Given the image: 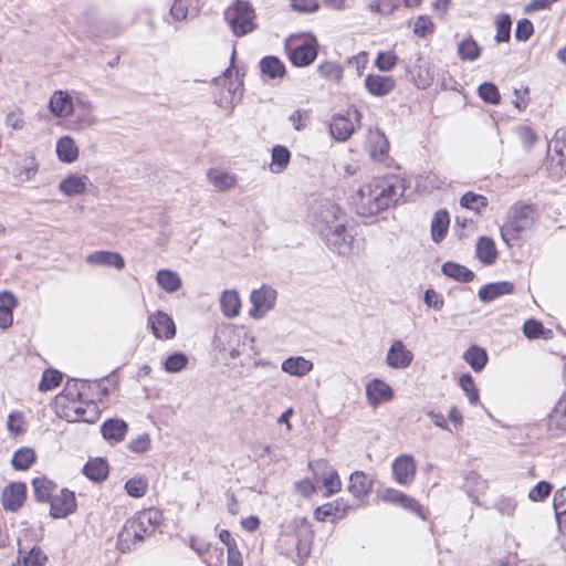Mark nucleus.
<instances>
[{
  "mask_svg": "<svg viewBox=\"0 0 566 566\" xmlns=\"http://www.w3.org/2000/svg\"><path fill=\"white\" fill-rule=\"evenodd\" d=\"M513 290L514 285L509 281L494 282L481 286L478 296L481 302L489 303L500 296L511 294Z\"/></svg>",
  "mask_w": 566,
  "mask_h": 566,
  "instance_id": "21",
  "label": "nucleus"
},
{
  "mask_svg": "<svg viewBox=\"0 0 566 566\" xmlns=\"http://www.w3.org/2000/svg\"><path fill=\"white\" fill-rule=\"evenodd\" d=\"M87 180L86 176L71 175L60 182L59 189L69 197L83 195L87 189Z\"/></svg>",
  "mask_w": 566,
  "mask_h": 566,
  "instance_id": "28",
  "label": "nucleus"
},
{
  "mask_svg": "<svg viewBox=\"0 0 566 566\" xmlns=\"http://www.w3.org/2000/svg\"><path fill=\"white\" fill-rule=\"evenodd\" d=\"M380 499L386 503H391L407 509L424 520L422 507L418 504V502L398 490L386 489L381 492Z\"/></svg>",
  "mask_w": 566,
  "mask_h": 566,
  "instance_id": "13",
  "label": "nucleus"
},
{
  "mask_svg": "<svg viewBox=\"0 0 566 566\" xmlns=\"http://www.w3.org/2000/svg\"><path fill=\"white\" fill-rule=\"evenodd\" d=\"M399 7V0H374L369 3V10L381 15H389Z\"/></svg>",
  "mask_w": 566,
  "mask_h": 566,
  "instance_id": "49",
  "label": "nucleus"
},
{
  "mask_svg": "<svg viewBox=\"0 0 566 566\" xmlns=\"http://www.w3.org/2000/svg\"><path fill=\"white\" fill-rule=\"evenodd\" d=\"M56 154L61 161L73 163L78 157V148L73 138L64 136L56 144Z\"/></svg>",
  "mask_w": 566,
  "mask_h": 566,
  "instance_id": "35",
  "label": "nucleus"
},
{
  "mask_svg": "<svg viewBox=\"0 0 566 566\" xmlns=\"http://www.w3.org/2000/svg\"><path fill=\"white\" fill-rule=\"evenodd\" d=\"M36 460V453L32 448H20L12 457L11 464L17 470H28Z\"/></svg>",
  "mask_w": 566,
  "mask_h": 566,
  "instance_id": "40",
  "label": "nucleus"
},
{
  "mask_svg": "<svg viewBox=\"0 0 566 566\" xmlns=\"http://www.w3.org/2000/svg\"><path fill=\"white\" fill-rule=\"evenodd\" d=\"M290 60L295 66H307L317 56V50L313 43H302L297 45L289 44Z\"/></svg>",
  "mask_w": 566,
  "mask_h": 566,
  "instance_id": "19",
  "label": "nucleus"
},
{
  "mask_svg": "<svg viewBox=\"0 0 566 566\" xmlns=\"http://www.w3.org/2000/svg\"><path fill=\"white\" fill-rule=\"evenodd\" d=\"M480 54L481 49L472 38L462 39V61H475Z\"/></svg>",
  "mask_w": 566,
  "mask_h": 566,
  "instance_id": "59",
  "label": "nucleus"
},
{
  "mask_svg": "<svg viewBox=\"0 0 566 566\" xmlns=\"http://www.w3.org/2000/svg\"><path fill=\"white\" fill-rule=\"evenodd\" d=\"M314 221L319 232L322 228H333L339 223L348 222L345 212L329 200L321 201L314 209Z\"/></svg>",
  "mask_w": 566,
  "mask_h": 566,
  "instance_id": "8",
  "label": "nucleus"
},
{
  "mask_svg": "<svg viewBox=\"0 0 566 566\" xmlns=\"http://www.w3.org/2000/svg\"><path fill=\"white\" fill-rule=\"evenodd\" d=\"M553 504H554L555 515L560 525L562 524L560 516L566 514V486L562 488L554 494Z\"/></svg>",
  "mask_w": 566,
  "mask_h": 566,
  "instance_id": "61",
  "label": "nucleus"
},
{
  "mask_svg": "<svg viewBox=\"0 0 566 566\" xmlns=\"http://www.w3.org/2000/svg\"><path fill=\"white\" fill-rule=\"evenodd\" d=\"M50 515L53 518H64L76 510V499L74 492L69 489H62L50 501Z\"/></svg>",
  "mask_w": 566,
  "mask_h": 566,
  "instance_id": "11",
  "label": "nucleus"
},
{
  "mask_svg": "<svg viewBox=\"0 0 566 566\" xmlns=\"http://www.w3.org/2000/svg\"><path fill=\"white\" fill-rule=\"evenodd\" d=\"M293 536L296 539V555L300 564H304L312 552L314 531L311 523L304 517L294 518L289 525Z\"/></svg>",
  "mask_w": 566,
  "mask_h": 566,
  "instance_id": "7",
  "label": "nucleus"
},
{
  "mask_svg": "<svg viewBox=\"0 0 566 566\" xmlns=\"http://www.w3.org/2000/svg\"><path fill=\"white\" fill-rule=\"evenodd\" d=\"M553 154L549 156L546 169L553 179H560L566 175V127L558 128L549 143Z\"/></svg>",
  "mask_w": 566,
  "mask_h": 566,
  "instance_id": "4",
  "label": "nucleus"
},
{
  "mask_svg": "<svg viewBox=\"0 0 566 566\" xmlns=\"http://www.w3.org/2000/svg\"><path fill=\"white\" fill-rule=\"evenodd\" d=\"M22 562L24 566H45L48 556L41 547L33 546Z\"/></svg>",
  "mask_w": 566,
  "mask_h": 566,
  "instance_id": "52",
  "label": "nucleus"
},
{
  "mask_svg": "<svg viewBox=\"0 0 566 566\" xmlns=\"http://www.w3.org/2000/svg\"><path fill=\"white\" fill-rule=\"evenodd\" d=\"M250 300L252 303L250 316L259 319L274 307L276 291L270 286L263 285L259 290L252 291Z\"/></svg>",
  "mask_w": 566,
  "mask_h": 566,
  "instance_id": "10",
  "label": "nucleus"
},
{
  "mask_svg": "<svg viewBox=\"0 0 566 566\" xmlns=\"http://www.w3.org/2000/svg\"><path fill=\"white\" fill-rule=\"evenodd\" d=\"M154 335L159 339H171L176 335V326L172 318L158 311L148 318Z\"/></svg>",
  "mask_w": 566,
  "mask_h": 566,
  "instance_id": "12",
  "label": "nucleus"
},
{
  "mask_svg": "<svg viewBox=\"0 0 566 566\" xmlns=\"http://www.w3.org/2000/svg\"><path fill=\"white\" fill-rule=\"evenodd\" d=\"M261 72L271 77H282L285 74L284 64L276 56H265L260 62Z\"/></svg>",
  "mask_w": 566,
  "mask_h": 566,
  "instance_id": "44",
  "label": "nucleus"
},
{
  "mask_svg": "<svg viewBox=\"0 0 566 566\" xmlns=\"http://www.w3.org/2000/svg\"><path fill=\"white\" fill-rule=\"evenodd\" d=\"M551 431H566V394L556 402L548 416Z\"/></svg>",
  "mask_w": 566,
  "mask_h": 566,
  "instance_id": "31",
  "label": "nucleus"
},
{
  "mask_svg": "<svg viewBox=\"0 0 566 566\" xmlns=\"http://www.w3.org/2000/svg\"><path fill=\"white\" fill-rule=\"evenodd\" d=\"M15 305L14 296L9 292L0 293V327L7 328L12 324V307Z\"/></svg>",
  "mask_w": 566,
  "mask_h": 566,
  "instance_id": "39",
  "label": "nucleus"
},
{
  "mask_svg": "<svg viewBox=\"0 0 566 566\" xmlns=\"http://www.w3.org/2000/svg\"><path fill=\"white\" fill-rule=\"evenodd\" d=\"M74 106L73 97L62 90L55 91L49 103L51 113L61 118L70 117L74 112Z\"/></svg>",
  "mask_w": 566,
  "mask_h": 566,
  "instance_id": "17",
  "label": "nucleus"
},
{
  "mask_svg": "<svg viewBox=\"0 0 566 566\" xmlns=\"http://www.w3.org/2000/svg\"><path fill=\"white\" fill-rule=\"evenodd\" d=\"M150 444H151L150 436L148 433H143L139 437H137L136 439H133L128 443V449L135 453H144L150 448Z\"/></svg>",
  "mask_w": 566,
  "mask_h": 566,
  "instance_id": "62",
  "label": "nucleus"
},
{
  "mask_svg": "<svg viewBox=\"0 0 566 566\" xmlns=\"http://www.w3.org/2000/svg\"><path fill=\"white\" fill-rule=\"evenodd\" d=\"M147 486V479L143 476L132 478L125 483L127 494L137 499L145 495Z\"/></svg>",
  "mask_w": 566,
  "mask_h": 566,
  "instance_id": "48",
  "label": "nucleus"
},
{
  "mask_svg": "<svg viewBox=\"0 0 566 566\" xmlns=\"http://www.w3.org/2000/svg\"><path fill=\"white\" fill-rule=\"evenodd\" d=\"M27 496V486L22 482H13L7 485L2 491V504L8 511L19 510Z\"/></svg>",
  "mask_w": 566,
  "mask_h": 566,
  "instance_id": "15",
  "label": "nucleus"
},
{
  "mask_svg": "<svg viewBox=\"0 0 566 566\" xmlns=\"http://www.w3.org/2000/svg\"><path fill=\"white\" fill-rule=\"evenodd\" d=\"M222 313L227 317H235L240 313L241 301L234 290L224 291L220 297Z\"/></svg>",
  "mask_w": 566,
  "mask_h": 566,
  "instance_id": "36",
  "label": "nucleus"
},
{
  "mask_svg": "<svg viewBox=\"0 0 566 566\" xmlns=\"http://www.w3.org/2000/svg\"><path fill=\"white\" fill-rule=\"evenodd\" d=\"M462 358L476 373L481 371L485 367V365H486V363L489 360L486 350L484 348L480 347V346H476V345L470 346L462 354Z\"/></svg>",
  "mask_w": 566,
  "mask_h": 566,
  "instance_id": "33",
  "label": "nucleus"
},
{
  "mask_svg": "<svg viewBox=\"0 0 566 566\" xmlns=\"http://www.w3.org/2000/svg\"><path fill=\"white\" fill-rule=\"evenodd\" d=\"M34 495L39 502H50L52 500V493L56 485L54 482L46 478H35L32 481Z\"/></svg>",
  "mask_w": 566,
  "mask_h": 566,
  "instance_id": "41",
  "label": "nucleus"
},
{
  "mask_svg": "<svg viewBox=\"0 0 566 566\" xmlns=\"http://www.w3.org/2000/svg\"><path fill=\"white\" fill-rule=\"evenodd\" d=\"M101 431L105 440L120 442L125 439V436L128 431V426L122 419L112 418L103 422Z\"/></svg>",
  "mask_w": 566,
  "mask_h": 566,
  "instance_id": "23",
  "label": "nucleus"
},
{
  "mask_svg": "<svg viewBox=\"0 0 566 566\" xmlns=\"http://www.w3.org/2000/svg\"><path fill=\"white\" fill-rule=\"evenodd\" d=\"M156 281L168 293H174L181 286L180 276L171 270H159L156 274Z\"/></svg>",
  "mask_w": 566,
  "mask_h": 566,
  "instance_id": "37",
  "label": "nucleus"
},
{
  "mask_svg": "<svg viewBox=\"0 0 566 566\" xmlns=\"http://www.w3.org/2000/svg\"><path fill=\"white\" fill-rule=\"evenodd\" d=\"M349 506L344 503V500H336L318 506L315 512V518L317 521H326L327 518H343L348 511Z\"/></svg>",
  "mask_w": 566,
  "mask_h": 566,
  "instance_id": "26",
  "label": "nucleus"
},
{
  "mask_svg": "<svg viewBox=\"0 0 566 566\" xmlns=\"http://www.w3.org/2000/svg\"><path fill=\"white\" fill-rule=\"evenodd\" d=\"M479 97L488 104L497 105L501 101V94L497 86L492 82H484L478 87Z\"/></svg>",
  "mask_w": 566,
  "mask_h": 566,
  "instance_id": "45",
  "label": "nucleus"
},
{
  "mask_svg": "<svg viewBox=\"0 0 566 566\" xmlns=\"http://www.w3.org/2000/svg\"><path fill=\"white\" fill-rule=\"evenodd\" d=\"M488 207V199L482 195L472 191L462 193V210L472 211L474 216L481 213Z\"/></svg>",
  "mask_w": 566,
  "mask_h": 566,
  "instance_id": "42",
  "label": "nucleus"
},
{
  "mask_svg": "<svg viewBox=\"0 0 566 566\" xmlns=\"http://www.w3.org/2000/svg\"><path fill=\"white\" fill-rule=\"evenodd\" d=\"M433 22L428 15H419L413 25V33L418 36H426L433 32Z\"/></svg>",
  "mask_w": 566,
  "mask_h": 566,
  "instance_id": "60",
  "label": "nucleus"
},
{
  "mask_svg": "<svg viewBox=\"0 0 566 566\" xmlns=\"http://www.w3.org/2000/svg\"><path fill=\"white\" fill-rule=\"evenodd\" d=\"M38 172V163L33 156L25 157L18 170L21 180H31Z\"/></svg>",
  "mask_w": 566,
  "mask_h": 566,
  "instance_id": "55",
  "label": "nucleus"
},
{
  "mask_svg": "<svg viewBox=\"0 0 566 566\" xmlns=\"http://www.w3.org/2000/svg\"><path fill=\"white\" fill-rule=\"evenodd\" d=\"M373 482L363 471H355L350 474L348 491L357 500L365 497L371 490Z\"/></svg>",
  "mask_w": 566,
  "mask_h": 566,
  "instance_id": "27",
  "label": "nucleus"
},
{
  "mask_svg": "<svg viewBox=\"0 0 566 566\" xmlns=\"http://www.w3.org/2000/svg\"><path fill=\"white\" fill-rule=\"evenodd\" d=\"M398 57L394 51L380 52L375 61L376 66L381 72L391 71L397 64Z\"/></svg>",
  "mask_w": 566,
  "mask_h": 566,
  "instance_id": "54",
  "label": "nucleus"
},
{
  "mask_svg": "<svg viewBox=\"0 0 566 566\" xmlns=\"http://www.w3.org/2000/svg\"><path fill=\"white\" fill-rule=\"evenodd\" d=\"M536 220V209L532 205L522 202L514 203L506 217V221L501 227V237L503 241L511 245V242L522 238L523 233L531 230Z\"/></svg>",
  "mask_w": 566,
  "mask_h": 566,
  "instance_id": "2",
  "label": "nucleus"
},
{
  "mask_svg": "<svg viewBox=\"0 0 566 566\" xmlns=\"http://www.w3.org/2000/svg\"><path fill=\"white\" fill-rule=\"evenodd\" d=\"M224 19L237 36L245 35L255 29V12L248 1L237 0L226 10Z\"/></svg>",
  "mask_w": 566,
  "mask_h": 566,
  "instance_id": "3",
  "label": "nucleus"
},
{
  "mask_svg": "<svg viewBox=\"0 0 566 566\" xmlns=\"http://www.w3.org/2000/svg\"><path fill=\"white\" fill-rule=\"evenodd\" d=\"M496 42H507L511 36L512 19L509 14L502 13L496 18Z\"/></svg>",
  "mask_w": 566,
  "mask_h": 566,
  "instance_id": "46",
  "label": "nucleus"
},
{
  "mask_svg": "<svg viewBox=\"0 0 566 566\" xmlns=\"http://www.w3.org/2000/svg\"><path fill=\"white\" fill-rule=\"evenodd\" d=\"M86 263L92 265L114 266L122 270L125 266V260L118 252L96 251L86 256Z\"/></svg>",
  "mask_w": 566,
  "mask_h": 566,
  "instance_id": "22",
  "label": "nucleus"
},
{
  "mask_svg": "<svg viewBox=\"0 0 566 566\" xmlns=\"http://www.w3.org/2000/svg\"><path fill=\"white\" fill-rule=\"evenodd\" d=\"M413 354L407 349L401 340H395L386 356L388 366L395 369H405L410 366Z\"/></svg>",
  "mask_w": 566,
  "mask_h": 566,
  "instance_id": "14",
  "label": "nucleus"
},
{
  "mask_svg": "<svg viewBox=\"0 0 566 566\" xmlns=\"http://www.w3.org/2000/svg\"><path fill=\"white\" fill-rule=\"evenodd\" d=\"M291 153L285 146H274L272 149L271 171L281 174L289 165Z\"/></svg>",
  "mask_w": 566,
  "mask_h": 566,
  "instance_id": "43",
  "label": "nucleus"
},
{
  "mask_svg": "<svg viewBox=\"0 0 566 566\" xmlns=\"http://www.w3.org/2000/svg\"><path fill=\"white\" fill-rule=\"evenodd\" d=\"M282 370L292 376H305L313 369V363L302 356L289 357L283 360Z\"/></svg>",
  "mask_w": 566,
  "mask_h": 566,
  "instance_id": "29",
  "label": "nucleus"
},
{
  "mask_svg": "<svg viewBox=\"0 0 566 566\" xmlns=\"http://www.w3.org/2000/svg\"><path fill=\"white\" fill-rule=\"evenodd\" d=\"M139 518H142V523H146L149 526H153L155 531L156 526L160 524L161 513L158 510L149 509L144 512L137 514Z\"/></svg>",
  "mask_w": 566,
  "mask_h": 566,
  "instance_id": "64",
  "label": "nucleus"
},
{
  "mask_svg": "<svg viewBox=\"0 0 566 566\" xmlns=\"http://www.w3.org/2000/svg\"><path fill=\"white\" fill-rule=\"evenodd\" d=\"M463 489L473 503L482 505L480 495L488 489L486 480L482 479L478 473L471 472L465 476Z\"/></svg>",
  "mask_w": 566,
  "mask_h": 566,
  "instance_id": "24",
  "label": "nucleus"
},
{
  "mask_svg": "<svg viewBox=\"0 0 566 566\" xmlns=\"http://www.w3.org/2000/svg\"><path fill=\"white\" fill-rule=\"evenodd\" d=\"M62 380V374L54 369H48L43 373L42 379L39 384L41 391L52 390L60 385Z\"/></svg>",
  "mask_w": 566,
  "mask_h": 566,
  "instance_id": "50",
  "label": "nucleus"
},
{
  "mask_svg": "<svg viewBox=\"0 0 566 566\" xmlns=\"http://www.w3.org/2000/svg\"><path fill=\"white\" fill-rule=\"evenodd\" d=\"M83 473L92 481L102 482L108 475V464L104 459L95 458L84 465Z\"/></svg>",
  "mask_w": 566,
  "mask_h": 566,
  "instance_id": "34",
  "label": "nucleus"
},
{
  "mask_svg": "<svg viewBox=\"0 0 566 566\" xmlns=\"http://www.w3.org/2000/svg\"><path fill=\"white\" fill-rule=\"evenodd\" d=\"M155 531L153 526L142 523L137 515L128 520L118 535V547L122 552L130 551L135 544L150 536Z\"/></svg>",
  "mask_w": 566,
  "mask_h": 566,
  "instance_id": "5",
  "label": "nucleus"
},
{
  "mask_svg": "<svg viewBox=\"0 0 566 566\" xmlns=\"http://www.w3.org/2000/svg\"><path fill=\"white\" fill-rule=\"evenodd\" d=\"M321 237L332 251L346 255L353 251L354 237L347 230V223H339L333 228H322Z\"/></svg>",
  "mask_w": 566,
  "mask_h": 566,
  "instance_id": "6",
  "label": "nucleus"
},
{
  "mask_svg": "<svg viewBox=\"0 0 566 566\" xmlns=\"http://www.w3.org/2000/svg\"><path fill=\"white\" fill-rule=\"evenodd\" d=\"M366 396L371 406H377L391 400L392 388L381 379H374L366 386Z\"/></svg>",
  "mask_w": 566,
  "mask_h": 566,
  "instance_id": "18",
  "label": "nucleus"
},
{
  "mask_svg": "<svg viewBox=\"0 0 566 566\" xmlns=\"http://www.w3.org/2000/svg\"><path fill=\"white\" fill-rule=\"evenodd\" d=\"M462 391L471 405H478L480 400L479 389L470 374H462Z\"/></svg>",
  "mask_w": 566,
  "mask_h": 566,
  "instance_id": "51",
  "label": "nucleus"
},
{
  "mask_svg": "<svg viewBox=\"0 0 566 566\" xmlns=\"http://www.w3.org/2000/svg\"><path fill=\"white\" fill-rule=\"evenodd\" d=\"M209 181L221 191H226L234 187L235 176L220 169H210L208 172Z\"/></svg>",
  "mask_w": 566,
  "mask_h": 566,
  "instance_id": "38",
  "label": "nucleus"
},
{
  "mask_svg": "<svg viewBox=\"0 0 566 566\" xmlns=\"http://www.w3.org/2000/svg\"><path fill=\"white\" fill-rule=\"evenodd\" d=\"M450 217L447 210H439L431 221V238L436 243L442 241L449 229Z\"/></svg>",
  "mask_w": 566,
  "mask_h": 566,
  "instance_id": "32",
  "label": "nucleus"
},
{
  "mask_svg": "<svg viewBox=\"0 0 566 566\" xmlns=\"http://www.w3.org/2000/svg\"><path fill=\"white\" fill-rule=\"evenodd\" d=\"M552 484L546 481H539L534 485L530 492L528 497L533 502H539L546 499L552 492Z\"/></svg>",
  "mask_w": 566,
  "mask_h": 566,
  "instance_id": "57",
  "label": "nucleus"
},
{
  "mask_svg": "<svg viewBox=\"0 0 566 566\" xmlns=\"http://www.w3.org/2000/svg\"><path fill=\"white\" fill-rule=\"evenodd\" d=\"M317 72L325 80L337 83L343 76V69L334 62H324L318 65Z\"/></svg>",
  "mask_w": 566,
  "mask_h": 566,
  "instance_id": "47",
  "label": "nucleus"
},
{
  "mask_svg": "<svg viewBox=\"0 0 566 566\" xmlns=\"http://www.w3.org/2000/svg\"><path fill=\"white\" fill-rule=\"evenodd\" d=\"M392 473L397 483L407 485L416 474V463L411 455H400L392 463Z\"/></svg>",
  "mask_w": 566,
  "mask_h": 566,
  "instance_id": "16",
  "label": "nucleus"
},
{
  "mask_svg": "<svg viewBox=\"0 0 566 566\" xmlns=\"http://www.w3.org/2000/svg\"><path fill=\"white\" fill-rule=\"evenodd\" d=\"M405 190L403 180L396 176L375 178L357 189L352 205L359 216H375L397 205Z\"/></svg>",
  "mask_w": 566,
  "mask_h": 566,
  "instance_id": "1",
  "label": "nucleus"
},
{
  "mask_svg": "<svg viewBox=\"0 0 566 566\" xmlns=\"http://www.w3.org/2000/svg\"><path fill=\"white\" fill-rule=\"evenodd\" d=\"M310 467L316 481L321 482L326 489V492L324 493L325 496H329L340 491L342 482L338 473L332 465H329L326 460H315L314 462L310 463Z\"/></svg>",
  "mask_w": 566,
  "mask_h": 566,
  "instance_id": "9",
  "label": "nucleus"
},
{
  "mask_svg": "<svg viewBox=\"0 0 566 566\" xmlns=\"http://www.w3.org/2000/svg\"><path fill=\"white\" fill-rule=\"evenodd\" d=\"M534 32L533 23L528 19H522L517 22L515 38L518 41H527Z\"/></svg>",
  "mask_w": 566,
  "mask_h": 566,
  "instance_id": "63",
  "label": "nucleus"
},
{
  "mask_svg": "<svg viewBox=\"0 0 566 566\" xmlns=\"http://www.w3.org/2000/svg\"><path fill=\"white\" fill-rule=\"evenodd\" d=\"M476 258L485 265H491L495 262L497 251L494 241L489 237H482L476 242L475 247Z\"/></svg>",
  "mask_w": 566,
  "mask_h": 566,
  "instance_id": "30",
  "label": "nucleus"
},
{
  "mask_svg": "<svg viewBox=\"0 0 566 566\" xmlns=\"http://www.w3.org/2000/svg\"><path fill=\"white\" fill-rule=\"evenodd\" d=\"M396 81L391 76L369 74L365 78L366 90L375 96H385L394 91Z\"/></svg>",
  "mask_w": 566,
  "mask_h": 566,
  "instance_id": "20",
  "label": "nucleus"
},
{
  "mask_svg": "<svg viewBox=\"0 0 566 566\" xmlns=\"http://www.w3.org/2000/svg\"><path fill=\"white\" fill-rule=\"evenodd\" d=\"M544 332V325L539 321L534 318L527 319L523 325V333L530 339L543 337Z\"/></svg>",
  "mask_w": 566,
  "mask_h": 566,
  "instance_id": "58",
  "label": "nucleus"
},
{
  "mask_svg": "<svg viewBox=\"0 0 566 566\" xmlns=\"http://www.w3.org/2000/svg\"><path fill=\"white\" fill-rule=\"evenodd\" d=\"M329 130L335 139L345 142L353 135L355 125L349 117L336 115L332 118Z\"/></svg>",
  "mask_w": 566,
  "mask_h": 566,
  "instance_id": "25",
  "label": "nucleus"
},
{
  "mask_svg": "<svg viewBox=\"0 0 566 566\" xmlns=\"http://www.w3.org/2000/svg\"><path fill=\"white\" fill-rule=\"evenodd\" d=\"M516 506V500L511 496H502L494 503V509L503 516H513Z\"/></svg>",
  "mask_w": 566,
  "mask_h": 566,
  "instance_id": "56",
  "label": "nucleus"
},
{
  "mask_svg": "<svg viewBox=\"0 0 566 566\" xmlns=\"http://www.w3.org/2000/svg\"><path fill=\"white\" fill-rule=\"evenodd\" d=\"M188 364V358L182 353H175L167 357L164 367L168 373H179Z\"/></svg>",
  "mask_w": 566,
  "mask_h": 566,
  "instance_id": "53",
  "label": "nucleus"
}]
</instances>
